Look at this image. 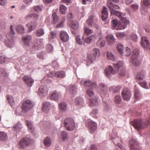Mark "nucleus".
<instances>
[{"label": "nucleus", "mask_w": 150, "mask_h": 150, "mask_svg": "<svg viewBox=\"0 0 150 150\" xmlns=\"http://www.w3.org/2000/svg\"><path fill=\"white\" fill-rule=\"evenodd\" d=\"M74 103L75 106L77 108L79 109L84 106V102L82 97H78L75 98Z\"/></svg>", "instance_id": "obj_16"}, {"label": "nucleus", "mask_w": 150, "mask_h": 150, "mask_svg": "<svg viewBox=\"0 0 150 150\" xmlns=\"http://www.w3.org/2000/svg\"><path fill=\"white\" fill-rule=\"evenodd\" d=\"M109 7L111 15H115L118 17L121 21L124 23V25H122L121 28H117V29H124L125 28L129 23V21L126 18L122 16V13L115 10L114 9H117L119 8V6L117 4H114L112 2L108 1Z\"/></svg>", "instance_id": "obj_1"}, {"label": "nucleus", "mask_w": 150, "mask_h": 150, "mask_svg": "<svg viewBox=\"0 0 150 150\" xmlns=\"http://www.w3.org/2000/svg\"><path fill=\"white\" fill-rule=\"evenodd\" d=\"M107 57L109 60L114 61L115 60V57L112 53L107 52Z\"/></svg>", "instance_id": "obj_50"}, {"label": "nucleus", "mask_w": 150, "mask_h": 150, "mask_svg": "<svg viewBox=\"0 0 150 150\" xmlns=\"http://www.w3.org/2000/svg\"><path fill=\"white\" fill-rule=\"evenodd\" d=\"M99 90L100 96L102 98L103 101L105 103L104 110L106 112H109L111 111V107L108 102L105 101L104 98L107 95L108 88L105 84L100 83L99 84Z\"/></svg>", "instance_id": "obj_3"}, {"label": "nucleus", "mask_w": 150, "mask_h": 150, "mask_svg": "<svg viewBox=\"0 0 150 150\" xmlns=\"http://www.w3.org/2000/svg\"><path fill=\"white\" fill-rule=\"evenodd\" d=\"M139 50L136 49L133 51L131 57V62L134 66H138L140 64V62L138 59L139 55Z\"/></svg>", "instance_id": "obj_8"}, {"label": "nucleus", "mask_w": 150, "mask_h": 150, "mask_svg": "<svg viewBox=\"0 0 150 150\" xmlns=\"http://www.w3.org/2000/svg\"><path fill=\"white\" fill-rule=\"evenodd\" d=\"M64 125L67 130L69 131L73 130L75 127V122L73 119L71 118H66L64 120Z\"/></svg>", "instance_id": "obj_7"}, {"label": "nucleus", "mask_w": 150, "mask_h": 150, "mask_svg": "<svg viewBox=\"0 0 150 150\" xmlns=\"http://www.w3.org/2000/svg\"><path fill=\"white\" fill-rule=\"evenodd\" d=\"M45 33V29L43 28H40L36 30L35 35L36 36L40 37L43 36Z\"/></svg>", "instance_id": "obj_35"}, {"label": "nucleus", "mask_w": 150, "mask_h": 150, "mask_svg": "<svg viewBox=\"0 0 150 150\" xmlns=\"http://www.w3.org/2000/svg\"><path fill=\"white\" fill-rule=\"evenodd\" d=\"M106 39L110 45L113 44L115 42V39L112 35H108L106 36Z\"/></svg>", "instance_id": "obj_27"}, {"label": "nucleus", "mask_w": 150, "mask_h": 150, "mask_svg": "<svg viewBox=\"0 0 150 150\" xmlns=\"http://www.w3.org/2000/svg\"><path fill=\"white\" fill-rule=\"evenodd\" d=\"M67 108V104L64 102H62L59 104V108L61 111L65 112Z\"/></svg>", "instance_id": "obj_34"}, {"label": "nucleus", "mask_w": 150, "mask_h": 150, "mask_svg": "<svg viewBox=\"0 0 150 150\" xmlns=\"http://www.w3.org/2000/svg\"><path fill=\"white\" fill-rule=\"evenodd\" d=\"M76 87L74 85H71L69 88V91L70 94L74 96L77 93Z\"/></svg>", "instance_id": "obj_31"}, {"label": "nucleus", "mask_w": 150, "mask_h": 150, "mask_svg": "<svg viewBox=\"0 0 150 150\" xmlns=\"http://www.w3.org/2000/svg\"><path fill=\"white\" fill-rule=\"evenodd\" d=\"M46 50L47 52L51 53L53 50V46L51 44H48L46 46Z\"/></svg>", "instance_id": "obj_60"}, {"label": "nucleus", "mask_w": 150, "mask_h": 150, "mask_svg": "<svg viewBox=\"0 0 150 150\" xmlns=\"http://www.w3.org/2000/svg\"><path fill=\"white\" fill-rule=\"evenodd\" d=\"M105 40L100 38L98 41L97 45L98 46L103 47L105 46Z\"/></svg>", "instance_id": "obj_49"}, {"label": "nucleus", "mask_w": 150, "mask_h": 150, "mask_svg": "<svg viewBox=\"0 0 150 150\" xmlns=\"http://www.w3.org/2000/svg\"><path fill=\"white\" fill-rule=\"evenodd\" d=\"M67 7L64 5H61L60 6V13L62 14H64L66 12Z\"/></svg>", "instance_id": "obj_57"}, {"label": "nucleus", "mask_w": 150, "mask_h": 150, "mask_svg": "<svg viewBox=\"0 0 150 150\" xmlns=\"http://www.w3.org/2000/svg\"><path fill=\"white\" fill-rule=\"evenodd\" d=\"M59 95L57 92L55 91H53L50 95V98L51 100H58Z\"/></svg>", "instance_id": "obj_36"}, {"label": "nucleus", "mask_w": 150, "mask_h": 150, "mask_svg": "<svg viewBox=\"0 0 150 150\" xmlns=\"http://www.w3.org/2000/svg\"><path fill=\"white\" fill-rule=\"evenodd\" d=\"M22 127V125L20 122L16 124L13 127V129L15 131L18 132L21 131Z\"/></svg>", "instance_id": "obj_40"}, {"label": "nucleus", "mask_w": 150, "mask_h": 150, "mask_svg": "<svg viewBox=\"0 0 150 150\" xmlns=\"http://www.w3.org/2000/svg\"><path fill=\"white\" fill-rule=\"evenodd\" d=\"M32 140L28 137L22 139L19 141V145L21 148H24L31 143Z\"/></svg>", "instance_id": "obj_12"}, {"label": "nucleus", "mask_w": 150, "mask_h": 150, "mask_svg": "<svg viewBox=\"0 0 150 150\" xmlns=\"http://www.w3.org/2000/svg\"><path fill=\"white\" fill-rule=\"evenodd\" d=\"M141 5L147 7L150 5V0H142Z\"/></svg>", "instance_id": "obj_55"}, {"label": "nucleus", "mask_w": 150, "mask_h": 150, "mask_svg": "<svg viewBox=\"0 0 150 150\" xmlns=\"http://www.w3.org/2000/svg\"><path fill=\"white\" fill-rule=\"evenodd\" d=\"M52 23L55 24L58 22V19L56 13H54L52 14Z\"/></svg>", "instance_id": "obj_51"}, {"label": "nucleus", "mask_w": 150, "mask_h": 150, "mask_svg": "<svg viewBox=\"0 0 150 150\" xmlns=\"http://www.w3.org/2000/svg\"><path fill=\"white\" fill-rule=\"evenodd\" d=\"M131 38L132 40L136 42L137 40V36L135 33H132L131 34Z\"/></svg>", "instance_id": "obj_64"}, {"label": "nucleus", "mask_w": 150, "mask_h": 150, "mask_svg": "<svg viewBox=\"0 0 150 150\" xmlns=\"http://www.w3.org/2000/svg\"><path fill=\"white\" fill-rule=\"evenodd\" d=\"M85 125L90 131L91 133L95 131L97 128V123L90 119L85 121Z\"/></svg>", "instance_id": "obj_10"}, {"label": "nucleus", "mask_w": 150, "mask_h": 150, "mask_svg": "<svg viewBox=\"0 0 150 150\" xmlns=\"http://www.w3.org/2000/svg\"><path fill=\"white\" fill-rule=\"evenodd\" d=\"M25 123L27 126L28 129H30L31 132L33 131L34 130V128L33 125L32 123L30 121L28 120L25 121Z\"/></svg>", "instance_id": "obj_47"}, {"label": "nucleus", "mask_w": 150, "mask_h": 150, "mask_svg": "<svg viewBox=\"0 0 150 150\" xmlns=\"http://www.w3.org/2000/svg\"><path fill=\"white\" fill-rule=\"evenodd\" d=\"M108 16V12L107 8L104 6L103 9L102 11L101 18L103 21H105Z\"/></svg>", "instance_id": "obj_25"}, {"label": "nucleus", "mask_w": 150, "mask_h": 150, "mask_svg": "<svg viewBox=\"0 0 150 150\" xmlns=\"http://www.w3.org/2000/svg\"><path fill=\"white\" fill-rule=\"evenodd\" d=\"M124 48V45L121 44H118L117 46V49L121 55L123 54Z\"/></svg>", "instance_id": "obj_45"}, {"label": "nucleus", "mask_w": 150, "mask_h": 150, "mask_svg": "<svg viewBox=\"0 0 150 150\" xmlns=\"http://www.w3.org/2000/svg\"><path fill=\"white\" fill-rule=\"evenodd\" d=\"M29 18H32L35 20H37L38 19L39 15L34 13H32L28 14L25 17V19H28Z\"/></svg>", "instance_id": "obj_37"}, {"label": "nucleus", "mask_w": 150, "mask_h": 150, "mask_svg": "<svg viewBox=\"0 0 150 150\" xmlns=\"http://www.w3.org/2000/svg\"><path fill=\"white\" fill-rule=\"evenodd\" d=\"M80 83L81 85L90 87L91 88H98L97 85L95 82L90 81L89 79L82 80L81 81Z\"/></svg>", "instance_id": "obj_11"}, {"label": "nucleus", "mask_w": 150, "mask_h": 150, "mask_svg": "<svg viewBox=\"0 0 150 150\" xmlns=\"http://www.w3.org/2000/svg\"><path fill=\"white\" fill-rule=\"evenodd\" d=\"M87 94L90 97H93L94 96V93L91 89H88L86 91Z\"/></svg>", "instance_id": "obj_63"}, {"label": "nucleus", "mask_w": 150, "mask_h": 150, "mask_svg": "<svg viewBox=\"0 0 150 150\" xmlns=\"http://www.w3.org/2000/svg\"><path fill=\"white\" fill-rule=\"evenodd\" d=\"M48 89L46 86H41L38 89V94L41 98L45 97L47 94Z\"/></svg>", "instance_id": "obj_17"}, {"label": "nucleus", "mask_w": 150, "mask_h": 150, "mask_svg": "<svg viewBox=\"0 0 150 150\" xmlns=\"http://www.w3.org/2000/svg\"><path fill=\"white\" fill-rule=\"evenodd\" d=\"M122 95L123 99L125 100H129L131 96L130 91L127 88H125L122 92Z\"/></svg>", "instance_id": "obj_18"}, {"label": "nucleus", "mask_w": 150, "mask_h": 150, "mask_svg": "<svg viewBox=\"0 0 150 150\" xmlns=\"http://www.w3.org/2000/svg\"><path fill=\"white\" fill-rule=\"evenodd\" d=\"M24 45L26 46H30V43L32 40L31 35L27 34L23 37Z\"/></svg>", "instance_id": "obj_23"}, {"label": "nucleus", "mask_w": 150, "mask_h": 150, "mask_svg": "<svg viewBox=\"0 0 150 150\" xmlns=\"http://www.w3.org/2000/svg\"><path fill=\"white\" fill-rule=\"evenodd\" d=\"M141 45L144 49L146 50H150V44L148 38L146 36H142L141 38Z\"/></svg>", "instance_id": "obj_14"}, {"label": "nucleus", "mask_w": 150, "mask_h": 150, "mask_svg": "<svg viewBox=\"0 0 150 150\" xmlns=\"http://www.w3.org/2000/svg\"><path fill=\"white\" fill-rule=\"evenodd\" d=\"M95 35H93L89 37H86L84 39L85 42L88 44L90 43L92 40H95Z\"/></svg>", "instance_id": "obj_39"}, {"label": "nucleus", "mask_w": 150, "mask_h": 150, "mask_svg": "<svg viewBox=\"0 0 150 150\" xmlns=\"http://www.w3.org/2000/svg\"><path fill=\"white\" fill-rule=\"evenodd\" d=\"M50 104L49 102L45 103L42 106V110L46 113H48L50 109Z\"/></svg>", "instance_id": "obj_26"}, {"label": "nucleus", "mask_w": 150, "mask_h": 150, "mask_svg": "<svg viewBox=\"0 0 150 150\" xmlns=\"http://www.w3.org/2000/svg\"><path fill=\"white\" fill-rule=\"evenodd\" d=\"M110 137L111 139L112 140L114 143L116 145H118L119 144H120L119 142H120V139L119 138L116 137L115 138L111 134L110 135Z\"/></svg>", "instance_id": "obj_41"}, {"label": "nucleus", "mask_w": 150, "mask_h": 150, "mask_svg": "<svg viewBox=\"0 0 150 150\" xmlns=\"http://www.w3.org/2000/svg\"><path fill=\"white\" fill-rule=\"evenodd\" d=\"M139 84L141 86L144 88L148 89V85H147V83L146 81H143L139 82Z\"/></svg>", "instance_id": "obj_54"}, {"label": "nucleus", "mask_w": 150, "mask_h": 150, "mask_svg": "<svg viewBox=\"0 0 150 150\" xmlns=\"http://www.w3.org/2000/svg\"><path fill=\"white\" fill-rule=\"evenodd\" d=\"M121 88V87L120 86H111L109 88V90L110 92L113 93H117L120 91Z\"/></svg>", "instance_id": "obj_32"}, {"label": "nucleus", "mask_w": 150, "mask_h": 150, "mask_svg": "<svg viewBox=\"0 0 150 150\" xmlns=\"http://www.w3.org/2000/svg\"><path fill=\"white\" fill-rule=\"evenodd\" d=\"M100 100L98 97H95L94 98L90 99L89 100V105L92 106L93 105L96 106L98 104Z\"/></svg>", "instance_id": "obj_24"}, {"label": "nucleus", "mask_w": 150, "mask_h": 150, "mask_svg": "<svg viewBox=\"0 0 150 150\" xmlns=\"http://www.w3.org/2000/svg\"><path fill=\"white\" fill-rule=\"evenodd\" d=\"M45 146H50L51 145V141L49 138L47 137L45 138L44 141Z\"/></svg>", "instance_id": "obj_53"}, {"label": "nucleus", "mask_w": 150, "mask_h": 150, "mask_svg": "<svg viewBox=\"0 0 150 150\" xmlns=\"http://www.w3.org/2000/svg\"><path fill=\"white\" fill-rule=\"evenodd\" d=\"M44 45V40L43 39L39 40H34L33 43L30 44L29 48L31 52L35 53L37 50L40 49L43 47Z\"/></svg>", "instance_id": "obj_6"}, {"label": "nucleus", "mask_w": 150, "mask_h": 150, "mask_svg": "<svg viewBox=\"0 0 150 150\" xmlns=\"http://www.w3.org/2000/svg\"><path fill=\"white\" fill-rule=\"evenodd\" d=\"M112 27L114 29H116L117 30H119V29H117V28H121V27L122 25H124L123 24H120L121 26H120V24H119L117 21L116 19H114L112 20Z\"/></svg>", "instance_id": "obj_28"}, {"label": "nucleus", "mask_w": 150, "mask_h": 150, "mask_svg": "<svg viewBox=\"0 0 150 150\" xmlns=\"http://www.w3.org/2000/svg\"><path fill=\"white\" fill-rule=\"evenodd\" d=\"M118 73V74L120 76H124L126 74V71L125 67H123L122 69H119V71H118L117 73Z\"/></svg>", "instance_id": "obj_46"}, {"label": "nucleus", "mask_w": 150, "mask_h": 150, "mask_svg": "<svg viewBox=\"0 0 150 150\" xmlns=\"http://www.w3.org/2000/svg\"><path fill=\"white\" fill-rule=\"evenodd\" d=\"M37 25V22L32 21L27 23L26 26L28 28V32H30L36 28Z\"/></svg>", "instance_id": "obj_21"}, {"label": "nucleus", "mask_w": 150, "mask_h": 150, "mask_svg": "<svg viewBox=\"0 0 150 150\" xmlns=\"http://www.w3.org/2000/svg\"><path fill=\"white\" fill-rule=\"evenodd\" d=\"M122 99L120 96L117 95L115 96L114 97V101L115 103L119 104L121 102Z\"/></svg>", "instance_id": "obj_58"}, {"label": "nucleus", "mask_w": 150, "mask_h": 150, "mask_svg": "<svg viewBox=\"0 0 150 150\" xmlns=\"http://www.w3.org/2000/svg\"><path fill=\"white\" fill-rule=\"evenodd\" d=\"M51 37L49 38V40L51 42H53V39L56 38V34L55 31H50Z\"/></svg>", "instance_id": "obj_59"}, {"label": "nucleus", "mask_w": 150, "mask_h": 150, "mask_svg": "<svg viewBox=\"0 0 150 150\" xmlns=\"http://www.w3.org/2000/svg\"><path fill=\"white\" fill-rule=\"evenodd\" d=\"M139 144L138 142L135 139H131L129 143L130 150H141L139 149Z\"/></svg>", "instance_id": "obj_15"}, {"label": "nucleus", "mask_w": 150, "mask_h": 150, "mask_svg": "<svg viewBox=\"0 0 150 150\" xmlns=\"http://www.w3.org/2000/svg\"><path fill=\"white\" fill-rule=\"evenodd\" d=\"M59 36L62 42H66L69 39L68 34L64 30H62L60 32Z\"/></svg>", "instance_id": "obj_19"}, {"label": "nucleus", "mask_w": 150, "mask_h": 150, "mask_svg": "<svg viewBox=\"0 0 150 150\" xmlns=\"http://www.w3.org/2000/svg\"><path fill=\"white\" fill-rule=\"evenodd\" d=\"M33 107V104L30 100H27L24 101L22 105V109L23 111L26 112L32 109Z\"/></svg>", "instance_id": "obj_13"}, {"label": "nucleus", "mask_w": 150, "mask_h": 150, "mask_svg": "<svg viewBox=\"0 0 150 150\" xmlns=\"http://www.w3.org/2000/svg\"><path fill=\"white\" fill-rule=\"evenodd\" d=\"M8 76L6 71L4 68L0 69V76L6 77Z\"/></svg>", "instance_id": "obj_56"}, {"label": "nucleus", "mask_w": 150, "mask_h": 150, "mask_svg": "<svg viewBox=\"0 0 150 150\" xmlns=\"http://www.w3.org/2000/svg\"><path fill=\"white\" fill-rule=\"evenodd\" d=\"M131 124L137 130H139L150 125V119H146L143 122L141 119H137L131 122Z\"/></svg>", "instance_id": "obj_4"}, {"label": "nucleus", "mask_w": 150, "mask_h": 150, "mask_svg": "<svg viewBox=\"0 0 150 150\" xmlns=\"http://www.w3.org/2000/svg\"><path fill=\"white\" fill-rule=\"evenodd\" d=\"M23 79L29 87H31L34 83V80L29 76H25L23 78Z\"/></svg>", "instance_id": "obj_20"}, {"label": "nucleus", "mask_w": 150, "mask_h": 150, "mask_svg": "<svg viewBox=\"0 0 150 150\" xmlns=\"http://www.w3.org/2000/svg\"><path fill=\"white\" fill-rule=\"evenodd\" d=\"M134 97L137 100H139L142 97V94L139 90L136 88L134 89Z\"/></svg>", "instance_id": "obj_33"}, {"label": "nucleus", "mask_w": 150, "mask_h": 150, "mask_svg": "<svg viewBox=\"0 0 150 150\" xmlns=\"http://www.w3.org/2000/svg\"><path fill=\"white\" fill-rule=\"evenodd\" d=\"M99 54V50L97 48L94 49L92 53L88 54V61L89 62L92 63L95 60L96 57H98Z\"/></svg>", "instance_id": "obj_9"}, {"label": "nucleus", "mask_w": 150, "mask_h": 150, "mask_svg": "<svg viewBox=\"0 0 150 150\" xmlns=\"http://www.w3.org/2000/svg\"><path fill=\"white\" fill-rule=\"evenodd\" d=\"M54 74L55 76L59 78H63L66 76V74L65 72L63 71H60L56 73H51L50 75L48 74L47 75L49 77H52V75Z\"/></svg>", "instance_id": "obj_22"}, {"label": "nucleus", "mask_w": 150, "mask_h": 150, "mask_svg": "<svg viewBox=\"0 0 150 150\" xmlns=\"http://www.w3.org/2000/svg\"><path fill=\"white\" fill-rule=\"evenodd\" d=\"M131 50L129 48L127 47L125 51H123V54L122 55L129 56L131 54Z\"/></svg>", "instance_id": "obj_52"}, {"label": "nucleus", "mask_w": 150, "mask_h": 150, "mask_svg": "<svg viewBox=\"0 0 150 150\" xmlns=\"http://www.w3.org/2000/svg\"><path fill=\"white\" fill-rule=\"evenodd\" d=\"M7 99L11 106H12L14 104L15 101L12 96L8 95L7 96Z\"/></svg>", "instance_id": "obj_44"}, {"label": "nucleus", "mask_w": 150, "mask_h": 150, "mask_svg": "<svg viewBox=\"0 0 150 150\" xmlns=\"http://www.w3.org/2000/svg\"><path fill=\"white\" fill-rule=\"evenodd\" d=\"M113 67L115 69H114L113 67L111 66H109L105 69V75L109 78L111 77V74H115L119 71V69H120L125 67L124 63L122 61H119L116 63H114Z\"/></svg>", "instance_id": "obj_2"}, {"label": "nucleus", "mask_w": 150, "mask_h": 150, "mask_svg": "<svg viewBox=\"0 0 150 150\" xmlns=\"http://www.w3.org/2000/svg\"><path fill=\"white\" fill-rule=\"evenodd\" d=\"M16 29L17 32L20 34H22L25 32L24 27L21 25H18L16 27Z\"/></svg>", "instance_id": "obj_42"}, {"label": "nucleus", "mask_w": 150, "mask_h": 150, "mask_svg": "<svg viewBox=\"0 0 150 150\" xmlns=\"http://www.w3.org/2000/svg\"><path fill=\"white\" fill-rule=\"evenodd\" d=\"M146 73L145 71H141L137 75L136 78L138 80H142L145 77Z\"/></svg>", "instance_id": "obj_38"}, {"label": "nucleus", "mask_w": 150, "mask_h": 150, "mask_svg": "<svg viewBox=\"0 0 150 150\" xmlns=\"http://www.w3.org/2000/svg\"><path fill=\"white\" fill-rule=\"evenodd\" d=\"M79 23L76 21L73 22L70 25V26L74 30H77L79 27Z\"/></svg>", "instance_id": "obj_48"}, {"label": "nucleus", "mask_w": 150, "mask_h": 150, "mask_svg": "<svg viewBox=\"0 0 150 150\" xmlns=\"http://www.w3.org/2000/svg\"><path fill=\"white\" fill-rule=\"evenodd\" d=\"M84 33L87 35H88L93 33V30L86 27L85 28Z\"/></svg>", "instance_id": "obj_61"}, {"label": "nucleus", "mask_w": 150, "mask_h": 150, "mask_svg": "<svg viewBox=\"0 0 150 150\" xmlns=\"http://www.w3.org/2000/svg\"><path fill=\"white\" fill-rule=\"evenodd\" d=\"M10 33H8L6 35V39L5 40V44L7 46L11 48L15 45V42L13 39L15 33L13 30L12 25L10 26Z\"/></svg>", "instance_id": "obj_5"}, {"label": "nucleus", "mask_w": 150, "mask_h": 150, "mask_svg": "<svg viewBox=\"0 0 150 150\" xmlns=\"http://www.w3.org/2000/svg\"><path fill=\"white\" fill-rule=\"evenodd\" d=\"M8 137L7 134L4 132H0V140L5 141L7 140Z\"/></svg>", "instance_id": "obj_43"}, {"label": "nucleus", "mask_w": 150, "mask_h": 150, "mask_svg": "<svg viewBox=\"0 0 150 150\" xmlns=\"http://www.w3.org/2000/svg\"><path fill=\"white\" fill-rule=\"evenodd\" d=\"M98 110L96 109H94L92 110L91 112L90 113V115L93 117L94 118H96L97 117L96 115L98 113Z\"/></svg>", "instance_id": "obj_62"}, {"label": "nucleus", "mask_w": 150, "mask_h": 150, "mask_svg": "<svg viewBox=\"0 0 150 150\" xmlns=\"http://www.w3.org/2000/svg\"><path fill=\"white\" fill-rule=\"evenodd\" d=\"M76 42L78 44L80 45H84L85 44L84 37L83 36L81 38L80 35H77L76 37Z\"/></svg>", "instance_id": "obj_30"}, {"label": "nucleus", "mask_w": 150, "mask_h": 150, "mask_svg": "<svg viewBox=\"0 0 150 150\" xmlns=\"http://www.w3.org/2000/svg\"><path fill=\"white\" fill-rule=\"evenodd\" d=\"M95 19H96L95 16L93 15H91L88 19L86 21V22L89 26H92L96 22H94Z\"/></svg>", "instance_id": "obj_29"}]
</instances>
